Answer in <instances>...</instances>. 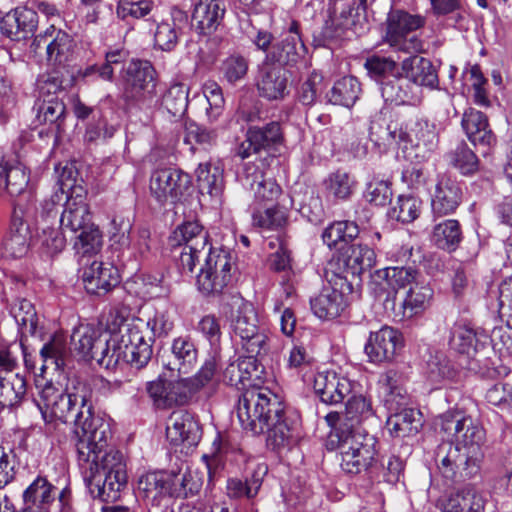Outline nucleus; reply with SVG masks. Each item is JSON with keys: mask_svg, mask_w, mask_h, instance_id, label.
Listing matches in <instances>:
<instances>
[{"mask_svg": "<svg viewBox=\"0 0 512 512\" xmlns=\"http://www.w3.org/2000/svg\"><path fill=\"white\" fill-rule=\"evenodd\" d=\"M325 88L323 77L317 72H312L298 89V100L304 106H313Z\"/></svg>", "mask_w": 512, "mask_h": 512, "instance_id": "obj_59", "label": "nucleus"}, {"mask_svg": "<svg viewBox=\"0 0 512 512\" xmlns=\"http://www.w3.org/2000/svg\"><path fill=\"white\" fill-rule=\"evenodd\" d=\"M344 415L345 419L351 422V429H354V425L374 415L370 399L363 395L351 396L345 405Z\"/></svg>", "mask_w": 512, "mask_h": 512, "instance_id": "obj_57", "label": "nucleus"}, {"mask_svg": "<svg viewBox=\"0 0 512 512\" xmlns=\"http://www.w3.org/2000/svg\"><path fill=\"white\" fill-rule=\"evenodd\" d=\"M203 93L208 102L207 116L210 122H215L222 114L224 97L221 87L214 81H208L203 86Z\"/></svg>", "mask_w": 512, "mask_h": 512, "instance_id": "obj_63", "label": "nucleus"}, {"mask_svg": "<svg viewBox=\"0 0 512 512\" xmlns=\"http://www.w3.org/2000/svg\"><path fill=\"white\" fill-rule=\"evenodd\" d=\"M403 346L402 333L393 327L383 326L370 333L364 351L370 362L381 364L392 361Z\"/></svg>", "mask_w": 512, "mask_h": 512, "instance_id": "obj_21", "label": "nucleus"}, {"mask_svg": "<svg viewBox=\"0 0 512 512\" xmlns=\"http://www.w3.org/2000/svg\"><path fill=\"white\" fill-rule=\"evenodd\" d=\"M137 489L149 512H174L173 474L165 471L144 473L138 479Z\"/></svg>", "mask_w": 512, "mask_h": 512, "instance_id": "obj_15", "label": "nucleus"}, {"mask_svg": "<svg viewBox=\"0 0 512 512\" xmlns=\"http://www.w3.org/2000/svg\"><path fill=\"white\" fill-rule=\"evenodd\" d=\"M189 89L184 83H172L162 96V106L174 117H182L188 108Z\"/></svg>", "mask_w": 512, "mask_h": 512, "instance_id": "obj_50", "label": "nucleus"}, {"mask_svg": "<svg viewBox=\"0 0 512 512\" xmlns=\"http://www.w3.org/2000/svg\"><path fill=\"white\" fill-rule=\"evenodd\" d=\"M27 394V380L24 374L2 375L0 372V407L19 406Z\"/></svg>", "mask_w": 512, "mask_h": 512, "instance_id": "obj_40", "label": "nucleus"}, {"mask_svg": "<svg viewBox=\"0 0 512 512\" xmlns=\"http://www.w3.org/2000/svg\"><path fill=\"white\" fill-rule=\"evenodd\" d=\"M424 373L427 380L435 388H440L453 380L457 371L448 357L443 352L437 351L434 354H430L429 359L426 361Z\"/></svg>", "mask_w": 512, "mask_h": 512, "instance_id": "obj_44", "label": "nucleus"}, {"mask_svg": "<svg viewBox=\"0 0 512 512\" xmlns=\"http://www.w3.org/2000/svg\"><path fill=\"white\" fill-rule=\"evenodd\" d=\"M59 223L61 230L66 234L70 233V235L77 234L83 229H88V226L95 225L92 223V216L85 197L80 194L67 197Z\"/></svg>", "mask_w": 512, "mask_h": 512, "instance_id": "obj_31", "label": "nucleus"}, {"mask_svg": "<svg viewBox=\"0 0 512 512\" xmlns=\"http://www.w3.org/2000/svg\"><path fill=\"white\" fill-rule=\"evenodd\" d=\"M289 76L283 67L267 60L259 67L256 87L259 95L269 101L283 100L288 94Z\"/></svg>", "mask_w": 512, "mask_h": 512, "instance_id": "obj_28", "label": "nucleus"}, {"mask_svg": "<svg viewBox=\"0 0 512 512\" xmlns=\"http://www.w3.org/2000/svg\"><path fill=\"white\" fill-rule=\"evenodd\" d=\"M60 490L41 474L24 489L18 512H51Z\"/></svg>", "mask_w": 512, "mask_h": 512, "instance_id": "obj_26", "label": "nucleus"}, {"mask_svg": "<svg viewBox=\"0 0 512 512\" xmlns=\"http://www.w3.org/2000/svg\"><path fill=\"white\" fill-rule=\"evenodd\" d=\"M462 225L456 219H444L432 228L431 241L441 250L454 252L463 240Z\"/></svg>", "mask_w": 512, "mask_h": 512, "instance_id": "obj_38", "label": "nucleus"}, {"mask_svg": "<svg viewBox=\"0 0 512 512\" xmlns=\"http://www.w3.org/2000/svg\"><path fill=\"white\" fill-rule=\"evenodd\" d=\"M197 185L201 194L219 196L224 188L223 169L217 164L201 163L196 170Z\"/></svg>", "mask_w": 512, "mask_h": 512, "instance_id": "obj_47", "label": "nucleus"}, {"mask_svg": "<svg viewBox=\"0 0 512 512\" xmlns=\"http://www.w3.org/2000/svg\"><path fill=\"white\" fill-rule=\"evenodd\" d=\"M364 67L371 78L380 82L396 73L397 62L391 57L372 55L365 60Z\"/></svg>", "mask_w": 512, "mask_h": 512, "instance_id": "obj_60", "label": "nucleus"}, {"mask_svg": "<svg viewBox=\"0 0 512 512\" xmlns=\"http://www.w3.org/2000/svg\"><path fill=\"white\" fill-rule=\"evenodd\" d=\"M409 55L401 62V71L420 89L421 87L436 88L439 79L432 61L417 54Z\"/></svg>", "mask_w": 512, "mask_h": 512, "instance_id": "obj_37", "label": "nucleus"}, {"mask_svg": "<svg viewBox=\"0 0 512 512\" xmlns=\"http://www.w3.org/2000/svg\"><path fill=\"white\" fill-rule=\"evenodd\" d=\"M43 361L42 370L53 367L54 370H63L70 357V349L64 336L55 334L43 345L40 350Z\"/></svg>", "mask_w": 512, "mask_h": 512, "instance_id": "obj_45", "label": "nucleus"}, {"mask_svg": "<svg viewBox=\"0 0 512 512\" xmlns=\"http://www.w3.org/2000/svg\"><path fill=\"white\" fill-rule=\"evenodd\" d=\"M311 310L316 317L322 320H332L341 315L347 306L344 292L326 285L313 298L310 299Z\"/></svg>", "mask_w": 512, "mask_h": 512, "instance_id": "obj_35", "label": "nucleus"}, {"mask_svg": "<svg viewBox=\"0 0 512 512\" xmlns=\"http://www.w3.org/2000/svg\"><path fill=\"white\" fill-rule=\"evenodd\" d=\"M81 278L87 293L104 296L120 284L118 269L110 263L93 260L82 262Z\"/></svg>", "mask_w": 512, "mask_h": 512, "instance_id": "obj_22", "label": "nucleus"}, {"mask_svg": "<svg viewBox=\"0 0 512 512\" xmlns=\"http://www.w3.org/2000/svg\"><path fill=\"white\" fill-rule=\"evenodd\" d=\"M359 227L354 221H336L331 223L322 233L323 242L329 248L344 250L359 235Z\"/></svg>", "mask_w": 512, "mask_h": 512, "instance_id": "obj_42", "label": "nucleus"}, {"mask_svg": "<svg viewBox=\"0 0 512 512\" xmlns=\"http://www.w3.org/2000/svg\"><path fill=\"white\" fill-rule=\"evenodd\" d=\"M201 486L200 478L190 471L173 475V498L194 496L199 492Z\"/></svg>", "mask_w": 512, "mask_h": 512, "instance_id": "obj_64", "label": "nucleus"}, {"mask_svg": "<svg viewBox=\"0 0 512 512\" xmlns=\"http://www.w3.org/2000/svg\"><path fill=\"white\" fill-rule=\"evenodd\" d=\"M156 70L147 60L132 59L123 69L124 96L140 108L151 107L157 96Z\"/></svg>", "mask_w": 512, "mask_h": 512, "instance_id": "obj_11", "label": "nucleus"}, {"mask_svg": "<svg viewBox=\"0 0 512 512\" xmlns=\"http://www.w3.org/2000/svg\"><path fill=\"white\" fill-rule=\"evenodd\" d=\"M249 62L240 54H231L223 60L221 71L224 78L231 84H234L246 76Z\"/></svg>", "mask_w": 512, "mask_h": 512, "instance_id": "obj_61", "label": "nucleus"}, {"mask_svg": "<svg viewBox=\"0 0 512 512\" xmlns=\"http://www.w3.org/2000/svg\"><path fill=\"white\" fill-rule=\"evenodd\" d=\"M240 27L258 50L266 52L265 60L275 65L293 66L306 53V47L299 35V25L295 21L292 22L288 32L273 44V35L267 30L255 27L250 18L242 20Z\"/></svg>", "mask_w": 512, "mask_h": 512, "instance_id": "obj_6", "label": "nucleus"}, {"mask_svg": "<svg viewBox=\"0 0 512 512\" xmlns=\"http://www.w3.org/2000/svg\"><path fill=\"white\" fill-rule=\"evenodd\" d=\"M375 276L379 280V297L386 308L389 304L394 308L398 291L410 287L420 277V272L412 266H389L377 270Z\"/></svg>", "mask_w": 512, "mask_h": 512, "instance_id": "obj_20", "label": "nucleus"}, {"mask_svg": "<svg viewBox=\"0 0 512 512\" xmlns=\"http://www.w3.org/2000/svg\"><path fill=\"white\" fill-rule=\"evenodd\" d=\"M237 416L242 428L254 435L267 433L273 449L285 447L294 439L295 423L286 416L278 395L265 387L246 389L239 397Z\"/></svg>", "mask_w": 512, "mask_h": 512, "instance_id": "obj_5", "label": "nucleus"}, {"mask_svg": "<svg viewBox=\"0 0 512 512\" xmlns=\"http://www.w3.org/2000/svg\"><path fill=\"white\" fill-rule=\"evenodd\" d=\"M241 181L243 187L253 191L257 201H274L282 192L278 183L273 178H267L263 171L254 164L247 163L245 165Z\"/></svg>", "mask_w": 512, "mask_h": 512, "instance_id": "obj_34", "label": "nucleus"}, {"mask_svg": "<svg viewBox=\"0 0 512 512\" xmlns=\"http://www.w3.org/2000/svg\"><path fill=\"white\" fill-rule=\"evenodd\" d=\"M235 261L232 254L224 249L208 248L203 266L197 275V286L204 295H220L230 284Z\"/></svg>", "mask_w": 512, "mask_h": 512, "instance_id": "obj_12", "label": "nucleus"}, {"mask_svg": "<svg viewBox=\"0 0 512 512\" xmlns=\"http://www.w3.org/2000/svg\"><path fill=\"white\" fill-rule=\"evenodd\" d=\"M173 241L181 247L178 265L182 273L191 274L209 244V234L198 221H186L173 232Z\"/></svg>", "mask_w": 512, "mask_h": 512, "instance_id": "obj_13", "label": "nucleus"}, {"mask_svg": "<svg viewBox=\"0 0 512 512\" xmlns=\"http://www.w3.org/2000/svg\"><path fill=\"white\" fill-rule=\"evenodd\" d=\"M463 200L461 184L449 175L442 174L437 178L431 192V211L433 218L452 215Z\"/></svg>", "mask_w": 512, "mask_h": 512, "instance_id": "obj_23", "label": "nucleus"}, {"mask_svg": "<svg viewBox=\"0 0 512 512\" xmlns=\"http://www.w3.org/2000/svg\"><path fill=\"white\" fill-rule=\"evenodd\" d=\"M129 320H137L142 323V326H139V335L142 339L140 340V344L137 343L135 346H137V348L142 344L148 346L150 350L149 357L147 359L148 363L153 354L152 345L155 339L167 337L173 330V317L168 310L157 309L153 316L149 317L146 322L138 317H132Z\"/></svg>", "mask_w": 512, "mask_h": 512, "instance_id": "obj_33", "label": "nucleus"}, {"mask_svg": "<svg viewBox=\"0 0 512 512\" xmlns=\"http://www.w3.org/2000/svg\"><path fill=\"white\" fill-rule=\"evenodd\" d=\"M285 137L280 122L271 121L262 126L253 125L247 129L245 140L237 148V155L242 159L261 151H277L284 145Z\"/></svg>", "mask_w": 512, "mask_h": 512, "instance_id": "obj_17", "label": "nucleus"}, {"mask_svg": "<svg viewBox=\"0 0 512 512\" xmlns=\"http://www.w3.org/2000/svg\"><path fill=\"white\" fill-rule=\"evenodd\" d=\"M261 354H248L239 357L237 362L230 363L224 370V381L237 389H244L246 382L253 378L259 379L263 373V366L258 362L257 357Z\"/></svg>", "mask_w": 512, "mask_h": 512, "instance_id": "obj_36", "label": "nucleus"}, {"mask_svg": "<svg viewBox=\"0 0 512 512\" xmlns=\"http://www.w3.org/2000/svg\"><path fill=\"white\" fill-rule=\"evenodd\" d=\"M450 163L462 175L470 176L479 169V159L464 142L458 144L449 154Z\"/></svg>", "mask_w": 512, "mask_h": 512, "instance_id": "obj_53", "label": "nucleus"}, {"mask_svg": "<svg viewBox=\"0 0 512 512\" xmlns=\"http://www.w3.org/2000/svg\"><path fill=\"white\" fill-rule=\"evenodd\" d=\"M191 183L190 176L172 167L158 168L150 177V192L162 205L175 204L187 191Z\"/></svg>", "mask_w": 512, "mask_h": 512, "instance_id": "obj_16", "label": "nucleus"}, {"mask_svg": "<svg viewBox=\"0 0 512 512\" xmlns=\"http://www.w3.org/2000/svg\"><path fill=\"white\" fill-rule=\"evenodd\" d=\"M400 145L407 148L408 144L417 150L415 156L422 160L430 157L436 149L438 137L435 126L426 120H410L399 128Z\"/></svg>", "mask_w": 512, "mask_h": 512, "instance_id": "obj_19", "label": "nucleus"}, {"mask_svg": "<svg viewBox=\"0 0 512 512\" xmlns=\"http://www.w3.org/2000/svg\"><path fill=\"white\" fill-rule=\"evenodd\" d=\"M433 298V289L419 278L409 287L402 302L404 316L412 317L424 311Z\"/></svg>", "mask_w": 512, "mask_h": 512, "instance_id": "obj_46", "label": "nucleus"}, {"mask_svg": "<svg viewBox=\"0 0 512 512\" xmlns=\"http://www.w3.org/2000/svg\"><path fill=\"white\" fill-rule=\"evenodd\" d=\"M422 201L414 195H400L390 210V216L402 223H411L421 213Z\"/></svg>", "mask_w": 512, "mask_h": 512, "instance_id": "obj_52", "label": "nucleus"}, {"mask_svg": "<svg viewBox=\"0 0 512 512\" xmlns=\"http://www.w3.org/2000/svg\"><path fill=\"white\" fill-rule=\"evenodd\" d=\"M449 346L464 357L462 363L467 370L482 376L488 375L494 368L489 354V335L470 323L456 322L450 331Z\"/></svg>", "mask_w": 512, "mask_h": 512, "instance_id": "obj_7", "label": "nucleus"}, {"mask_svg": "<svg viewBox=\"0 0 512 512\" xmlns=\"http://www.w3.org/2000/svg\"><path fill=\"white\" fill-rule=\"evenodd\" d=\"M252 220L253 225L261 229L278 230L287 224L288 210L286 207L276 205L263 211H255Z\"/></svg>", "mask_w": 512, "mask_h": 512, "instance_id": "obj_51", "label": "nucleus"}, {"mask_svg": "<svg viewBox=\"0 0 512 512\" xmlns=\"http://www.w3.org/2000/svg\"><path fill=\"white\" fill-rule=\"evenodd\" d=\"M228 305L232 338H239L241 348L247 354H266L268 337L259 328V319L253 305L240 295H232Z\"/></svg>", "mask_w": 512, "mask_h": 512, "instance_id": "obj_8", "label": "nucleus"}, {"mask_svg": "<svg viewBox=\"0 0 512 512\" xmlns=\"http://www.w3.org/2000/svg\"><path fill=\"white\" fill-rule=\"evenodd\" d=\"M461 126L468 140L475 147L489 149L496 144V136L490 127L488 117L483 112L474 108L465 110Z\"/></svg>", "mask_w": 512, "mask_h": 512, "instance_id": "obj_30", "label": "nucleus"}, {"mask_svg": "<svg viewBox=\"0 0 512 512\" xmlns=\"http://www.w3.org/2000/svg\"><path fill=\"white\" fill-rule=\"evenodd\" d=\"M355 184V180L349 173L340 170L329 174L324 181L328 195L339 200L348 199L353 193Z\"/></svg>", "mask_w": 512, "mask_h": 512, "instance_id": "obj_54", "label": "nucleus"}, {"mask_svg": "<svg viewBox=\"0 0 512 512\" xmlns=\"http://www.w3.org/2000/svg\"><path fill=\"white\" fill-rule=\"evenodd\" d=\"M162 366L178 376L189 374L198 361V349L189 335H182L172 340L170 353L161 357Z\"/></svg>", "mask_w": 512, "mask_h": 512, "instance_id": "obj_24", "label": "nucleus"}, {"mask_svg": "<svg viewBox=\"0 0 512 512\" xmlns=\"http://www.w3.org/2000/svg\"><path fill=\"white\" fill-rule=\"evenodd\" d=\"M137 320H123L119 325L118 334H102L95 327L80 324L73 329L71 344L77 354L85 361L95 360L106 369H114L121 361L136 369L147 365L150 350L142 344Z\"/></svg>", "mask_w": 512, "mask_h": 512, "instance_id": "obj_2", "label": "nucleus"}, {"mask_svg": "<svg viewBox=\"0 0 512 512\" xmlns=\"http://www.w3.org/2000/svg\"><path fill=\"white\" fill-rule=\"evenodd\" d=\"M426 20L418 14H410L401 9L391 10L386 18V30L383 41L394 52L420 54L424 50V41L415 32L424 27Z\"/></svg>", "mask_w": 512, "mask_h": 512, "instance_id": "obj_9", "label": "nucleus"}, {"mask_svg": "<svg viewBox=\"0 0 512 512\" xmlns=\"http://www.w3.org/2000/svg\"><path fill=\"white\" fill-rule=\"evenodd\" d=\"M380 91L386 103L395 105H415L421 99V89L402 71L381 80Z\"/></svg>", "mask_w": 512, "mask_h": 512, "instance_id": "obj_29", "label": "nucleus"}, {"mask_svg": "<svg viewBox=\"0 0 512 512\" xmlns=\"http://www.w3.org/2000/svg\"><path fill=\"white\" fill-rule=\"evenodd\" d=\"M351 10L342 11L339 16L330 17L325 21L321 31L322 45L344 38L348 30L354 25L350 19Z\"/></svg>", "mask_w": 512, "mask_h": 512, "instance_id": "obj_55", "label": "nucleus"}, {"mask_svg": "<svg viewBox=\"0 0 512 512\" xmlns=\"http://www.w3.org/2000/svg\"><path fill=\"white\" fill-rule=\"evenodd\" d=\"M440 429L457 442L442 443L437 449L436 463L443 477L457 482L479 475L484 458L483 427L462 411H447L440 417Z\"/></svg>", "mask_w": 512, "mask_h": 512, "instance_id": "obj_1", "label": "nucleus"}, {"mask_svg": "<svg viewBox=\"0 0 512 512\" xmlns=\"http://www.w3.org/2000/svg\"><path fill=\"white\" fill-rule=\"evenodd\" d=\"M70 238L74 240L73 248L76 254L82 257L81 263L84 262V258L96 255L102 246V234L96 225L88 226V229L70 235Z\"/></svg>", "mask_w": 512, "mask_h": 512, "instance_id": "obj_49", "label": "nucleus"}, {"mask_svg": "<svg viewBox=\"0 0 512 512\" xmlns=\"http://www.w3.org/2000/svg\"><path fill=\"white\" fill-rule=\"evenodd\" d=\"M112 438L109 433L101 440L95 435L85 436L76 441L78 465L84 474V481L90 495L103 502H114L120 498L127 486L126 460L121 451L109 447Z\"/></svg>", "mask_w": 512, "mask_h": 512, "instance_id": "obj_3", "label": "nucleus"}, {"mask_svg": "<svg viewBox=\"0 0 512 512\" xmlns=\"http://www.w3.org/2000/svg\"><path fill=\"white\" fill-rule=\"evenodd\" d=\"M217 136L215 129L199 125L195 122L186 123L185 125L186 143H195L207 148L216 144Z\"/></svg>", "mask_w": 512, "mask_h": 512, "instance_id": "obj_62", "label": "nucleus"}, {"mask_svg": "<svg viewBox=\"0 0 512 512\" xmlns=\"http://www.w3.org/2000/svg\"><path fill=\"white\" fill-rule=\"evenodd\" d=\"M196 330L209 342L212 353L219 354L222 337L220 319L214 314L204 315Z\"/></svg>", "mask_w": 512, "mask_h": 512, "instance_id": "obj_58", "label": "nucleus"}, {"mask_svg": "<svg viewBox=\"0 0 512 512\" xmlns=\"http://www.w3.org/2000/svg\"><path fill=\"white\" fill-rule=\"evenodd\" d=\"M377 439L358 428L339 436L340 467L347 474L369 473L375 462Z\"/></svg>", "mask_w": 512, "mask_h": 512, "instance_id": "obj_10", "label": "nucleus"}, {"mask_svg": "<svg viewBox=\"0 0 512 512\" xmlns=\"http://www.w3.org/2000/svg\"><path fill=\"white\" fill-rule=\"evenodd\" d=\"M166 437L172 445H184L186 448H191L198 445L202 437V430L192 413L177 410L172 412L168 419Z\"/></svg>", "mask_w": 512, "mask_h": 512, "instance_id": "obj_25", "label": "nucleus"}, {"mask_svg": "<svg viewBox=\"0 0 512 512\" xmlns=\"http://www.w3.org/2000/svg\"><path fill=\"white\" fill-rule=\"evenodd\" d=\"M355 383L334 371H321L314 376L313 389L320 401L327 405L341 404L349 396Z\"/></svg>", "mask_w": 512, "mask_h": 512, "instance_id": "obj_27", "label": "nucleus"}, {"mask_svg": "<svg viewBox=\"0 0 512 512\" xmlns=\"http://www.w3.org/2000/svg\"><path fill=\"white\" fill-rule=\"evenodd\" d=\"M89 397L90 391L83 383L67 386L65 389L46 383L40 392V402L37 405L46 422H73L76 441L87 435H96L101 440L109 433V421L93 412Z\"/></svg>", "mask_w": 512, "mask_h": 512, "instance_id": "obj_4", "label": "nucleus"}, {"mask_svg": "<svg viewBox=\"0 0 512 512\" xmlns=\"http://www.w3.org/2000/svg\"><path fill=\"white\" fill-rule=\"evenodd\" d=\"M386 427L393 437L416 435L422 427V414L414 408H403L388 417Z\"/></svg>", "mask_w": 512, "mask_h": 512, "instance_id": "obj_39", "label": "nucleus"}, {"mask_svg": "<svg viewBox=\"0 0 512 512\" xmlns=\"http://www.w3.org/2000/svg\"><path fill=\"white\" fill-rule=\"evenodd\" d=\"M192 21L203 35L215 32L224 19L226 8L221 0H192Z\"/></svg>", "mask_w": 512, "mask_h": 512, "instance_id": "obj_32", "label": "nucleus"}, {"mask_svg": "<svg viewBox=\"0 0 512 512\" xmlns=\"http://www.w3.org/2000/svg\"><path fill=\"white\" fill-rule=\"evenodd\" d=\"M66 107L57 97L43 100L37 118L40 122L54 126L57 132L62 130L65 121Z\"/></svg>", "mask_w": 512, "mask_h": 512, "instance_id": "obj_56", "label": "nucleus"}, {"mask_svg": "<svg viewBox=\"0 0 512 512\" xmlns=\"http://www.w3.org/2000/svg\"><path fill=\"white\" fill-rule=\"evenodd\" d=\"M400 126L396 122L387 123L384 117L376 115L370 121L369 140L378 149H385L393 143L400 144L398 137Z\"/></svg>", "mask_w": 512, "mask_h": 512, "instance_id": "obj_48", "label": "nucleus"}, {"mask_svg": "<svg viewBox=\"0 0 512 512\" xmlns=\"http://www.w3.org/2000/svg\"><path fill=\"white\" fill-rule=\"evenodd\" d=\"M376 262L374 250L367 244H350L331 264L334 267L335 277L341 281V289L352 290L353 282L360 278L361 274L371 269Z\"/></svg>", "mask_w": 512, "mask_h": 512, "instance_id": "obj_14", "label": "nucleus"}, {"mask_svg": "<svg viewBox=\"0 0 512 512\" xmlns=\"http://www.w3.org/2000/svg\"><path fill=\"white\" fill-rule=\"evenodd\" d=\"M31 47L35 53L45 49L51 65L65 66L72 59L74 41L68 33L51 25L44 33L35 36Z\"/></svg>", "mask_w": 512, "mask_h": 512, "instance_id": "obj_18", "label": "nucleus"}, {"mask_svg": "<svg viewBox=\"0 0 512 512\" xmlns=\"http://www.w3.org/2000/svg\"><path fill=\"white\" fill-rule=\"evenodd\" d=\"M404 467L403 460L395 455L382 457L379 463L375 459L368 478L372 482L386 483L393 486L403 477Z\"/></svg>", "mask_w": 512, "mask_h": 512, "instance_id": "obj_43", "label": "nucleus"}, {"mask_svg": "<svg viewBox=\"0 0 512 512\" xmlns=\"http://www.w3.org/2000/svg\"><path fill=\"white\" fill-rule=\"evenodd\" d=\"M362 94L359 80L354 76H344L338 79L327 93L328 102L351 108Z\"/></svg>", "mask_w": 512, "mask_h": 512, "instance_id": "obj_41", "label": "nucleus"}]
</instances>
